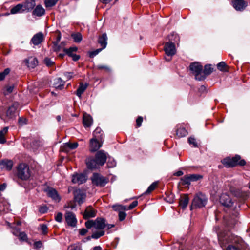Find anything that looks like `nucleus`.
<instances>
[{"label":"nucleus","instance_id":"1a4fd4ad","mask_svg":"<svg viewBox=\"0 0 250 250\" xmlns=\"http://www.w3.org/2000/svg\"><path fill=\"white\" fill-rule=\"evenodd\" d=\"M102 141L100 139L93 137L90 140V151L94 152L97 151L102 146Z\"/></svg>","mask_w":250,"mask_h":250},{"label":"nucleus","instance_id":"a878e982","mask_svg":"<svg viewBox=\"0 0 250 250\" xmlns=\"http://www.w3.org/2000/svg\"><path fill=\"white\" fill-rule=\"evenodd\" d=\"M107 37L106 33H103L99 37L98 43L101 45L103 49L105 48L107 45Z\"/></svg>","mask_w":250,"mask_h":250},{"label":"nucleus","instance_id":"393cba45","mask_svg":"<svg viewBox=\"0 0 250 250\" xmlns=\"http://www.w3.org/2000/svg\"><path fill=\"white\" fill-rule=\"evenodd\" d=\"M65 84V81L62 80L61 78H57L54 79L53 85L55 88L62 89Z\"/></svg>","mask_w":250,"mask_h":250},{"label":"nucleus","instance_id":"f8f14e48","mask_svg":"<svg viewBox=\"0 0 250 250\" xmlns=\"http://www.w3.org/2000/svg\"><path fill=\"white\" fill-rule=\"evenodd\" d=\"M232 4L236 10L240 11L244 10L248 5L244 0H233Z\"/></svg>","mask_w":250,"mask_h":250},{"label":"nucleus","instance_id":"8fccbe9b","mask_svg":"<svg viewBox=\"0 0 250 250\" xmlns=\"http://www.w3.org/2000/svg\"><path fill=\"white\" fill-rule=\"evenodd\" d=\"M53 46L52 47V49L54 52H59L62 49V46L61 45H59L57 42H52Z\"/></svg>","mask_w":250,"mask_h":250},{"label":"nucleus","instance_id":"9d476101","mask_svg":"<svg viewBox=\"0 0 250 250\" xmlns=\"http://www.w3.org/2000/svg\"><path fill=\"white\" fill-rule=\"evenodd\" d=\"M164 50L168 56H172L176 53L175 44L172 42H167L165 44Z\"/></svg>","mask_w":250,"mask_h":250},{"label":"nucleus","instance_id":"a211bd4d","mask_svg":"<svg viewBox=\"0 0 250 250\" xmlns=\"http://www.w3.org/2000/svg\"><path fill=\"white\" fill-rule=\"evenodd\" d=\"M65 220L68 225L74 227L77 223V220L75 215L71 212H68L65 214Z\"/></svg>","mask_w":250,"mask_h":250},{"label":"nucleus","instance_id":"c756f323","mask_svg":"<svg viewBox=\"0 0 250 250\" xmlns=\"http://www.w3.org/2000/svg\"><path fill=\"white\" fill-rule=\"evenodd\" d=\"M22 5L21 3L18 4L12 8L10 10L11 14H15L17 13H23Z\"/></svg>","mask_w":250,"mask_h":250},{"label":"nucleus","instance_id":"6ab92c4d","mask_svg":"<svg viewBox=\"0 0 250 250\" xmlns=\"http://www.w3.org/2000/svg\"><path fill=\"white\" fill-rule=\"evenodd\" d=\"M85 196V194L80 190H76L74 192V199L80 205L84 202Z\"/></svg>","mask_w":250,"mask_h":250},{"label":"nucleus","instance_id":"dca6fc26","mask_svg":"<svg viewBox=\"0 0 250 250\" xmlns=\"http://www.w3.org/2000/svg\"><path fill=\"white\" fill-rule=\"evenodd\" d=\"M21 4L22 5L24 12H29L31 11L36 5L35 1L34 0H26L25 2Z\"/></svg>","mask_w":250,"mask_h":250},{"label":"nucleus","instance_id":"e2e57ef3","mask_svg":"<svg viewBox=\"0 0 250 250\" xmlns=\"http://www.w3.org/2000/svg\"><path fill=\"white\" fill-rule=\"evenodd\" d=\"M12 232L13 235L18 236L21 232L20 231L19 228L15 227L12 229Z\"/></svg>","mask_w":250,"mask_h":250},{"label":"nucleus","instance_id":"bb28decb","mask_svg":"<svg viewBox=\"0 0 250 250\" xmlns=\"http://www.w3.org/2000/svg\"><path fill=\"white\" fill-rule=\"evenodd\" d=\"M189 202V198L188 195H184L181 196L179 200V206L185 209Z\"/></svg>","mask_w":250,"mask_h":250},{"label":"nucleus","instance_id":"338daca9","mask_svg":"<svg viewBox=\"0 0 250 250\" xmlns=\"http://www.w3.org/2000/svg\"><path fill=\"white\" fill-rule=\"evenodd\" d=\"M73 73L72 72H65L64 75L67 80H69L73 77Z\"/></svg>","mask_w":250,"mask_h":250},{"label":"nucleus","instance_id":"72a5a7b5","mask_svg":"<svg viewBox=\"0 0 250 250\" xmlns=\"http://www.w3.org/2000/svg\"><path fill=\"white\" fill-rule=\"evenodd\" d=\"M87 87V84H83V83H81L77 89L76 91V95L79 97L81 98L82 94L84 92L86 89Z\"/></svg>","mask_w":250,"mask_h":250},{"label":"nucleus","instance_id":"37998d69","mask_svg":"<svg viewBox=\"0 0 250 250\" xmlns=\"http://www.w3.org/2000/svg\"><path fill=\"white\" fill-rule=\"evenodd\" d=\"M58 0H45L44 3L46 7H51L54 6Z\"/></svg>","mask_w":250,"mask_h":250},{"label":"nucleus","instance_id":"052dcab7","mask_svg":"<svg viewBox=\"0 0 250 250\" xmlns=\"http://www.w3.org/2000/svg\"><path fill=\"white\" fill-rule=\"evenodd\" d=\"M48 209V208L46 206H41L39 208V212L41 213L44 214L47 212Z\"/></svg>","mask_w":250,"mask_h":250},{"label":"nucleus","instance_id":"f704fd0d","mask_svg":"<svg viewBox=\"0 0 250 250\" xmlns=\"http://www.w3.org/2000/svg\"><path fill=\"white\" fill-rule=\"evenodd\" d=\"M2 165L7 170H10L13 167V164L11 160H5L0 162V165Z\"/></svg>","mask_w":250,"mask_h":250},{"label":"nucleus","instance_id":"ddd939ff","mask_svg":"<svg viewBox=\"0 0 250 250\" xmlns=\"http://www.w3.org/2000/svg\"><path fill=\"white\" fill-rule=\"evenodd\" d=\"M87 177L85 174L83 173L74 174L72 176V182L74 184H81L86 182Z\"/></svg>","mask_w":250,"mask_h":250},{"label":"nucleus","instance_id":"49530a36","mask_svg":"<svg viewBox=\"0 0 250 250\" xmlns=\"http://www.w3.org/2000/svg\"><path fill=\"white\" fill-rule=\"evenodd\" d=\"M157 183H156V182L153 183L145 191L144 194L146 195L149 194L150 192H151L153 190H154L155 189V188L157 186Z\"/></svg>","mask_w":250,"mask_h":250},{"label":"nucleus","instance_id":"de8ad7c7","mask_svg":"<svg viewBox=\"0 0 250 250\" xmlns=\"http://www.w3.org/2000/svg\"><path fill=\"white\" fill-rule=\"evenodd\" d=\"M10 72V69L8 68H6L4 70L0 73V81L3 80L6 76Z\"/></svg>","mask_w":250,"mask_h":250},{"label":"nucleus","instance_id":"f3484780","mask_svg":"<svg viewBox=\"0 0 250 250\" xmlns=\"http://www.w3.org/2000/svg\"><path fill=\"white\" fill-rule=\"evenodd\" d=\"M44 40V36L42 32H39L33 36L31 40L32 42L34 45H38L41 44Z\"/></svg>","mask_w":250,"mask_h":250},{"label":"nucleus","instance_id":"7ed1b4c3","mask_svg":"<svg viewBox=\"0 0 250 250\" xmlns=\"http://www.w3.org/2000/svg\"><path fill=\"white\" fill-rule=\"evenodd\" d=\"M222 164L227 167H233L236 165L245 166L246 162L245 160L241 159L240 155H236L232 158H226L222 160Z\"/></svg>","mask_w":250,"mask_h":250},{"label":"nucleus","instance_id":"423d86ee","mask_svg":"<svg viewBox=\"0 0 250 250\" xmlns=\"http://www.w3.org/2000/svg\"><path fill=\"white\" fill-rule=\"evenodd\" d=\"M190 70L195 75V79L198 81H203L205 76L202 75L203 67L199 62H194L190 64Z\"/></svg>","mask_w":250,"mask_h":250},{"label":"nucleus","instance_id":"c9c22d12","mask_svg":"<svg viewBox=\"0 0 250 250\" xmlns=\"http://www.w3.org/2000/svg\"><path fill=\"white\" fill-rule=\"evenodd\" d=\"M176 135L179 138L185 137L188 135V132L184 127H179L177 129Z\"/></svg>","mask_w":250,"mask_h":250},{"label":"nucleus","instance_id":"3c124183","mask_svg":"<svg viewBox=\"0 0 250 250\" xmlns=\"http://www.w3.org/2000/svg\"><path fill=\"white\" fill-rule=\"evenodd\" d=\"M104 234V231H100L99 232H96L93 233L91 235V238L93 239H98L100 237L103 236Z\"/></svg>","mask_w":250,"mask_h":250},{"label":"nucleus","instance_id":"5701e85b","mask_svg":"<svg viewBox=\"0 0 250 250\" xmlns=\"http://www.w3.org/2000/svg\"><path fill=\"white\" fill-rule=\"evenodd\" d=\"M96 215V211L94 210L91 207L89 206L85 209L83 213V218L85 219L89 218L94 217Z\"/></svg>","mask_w":250,"mask_h":250},{"label":"nucleus","instance_id":"6e6552de","mask_svg":"<svg viewBox=\"0 0 250 250\" xmlns=\"http://www.w3.org/2000/svg\"><path fill=\"white\" fill-rule=\"evenodd\" d=\"M18 107V103L14 102L6 110L5 113V118L4 119V121L5 122L9 120L15 119L16 116V111Z\"/></svg>","mask_w":250,"mask_h":250},{"label":"nucleus","instance_id":"a19ab883","mask_svg":"<svg viewBox=\"0 0 250 250\" xmlns=\"http://www.w3.org/2000/svg\"><path fill=\"white\" fill-rule=\"evenodd\" d=\"M190 181H197L203 178V176L200 174H193L188 175Z\"/></svg>","mask_w":250,"mask_h":250},{"label":"nucleus","instance_id":"4468645a","mask_svg":"<svg viewBox=\"0 0 250 250\" xmlns=\"http://www.w3.org/2000/svg\"><path fill=\"white\" fill-rule=\"evenodd\" d=\"M220 202L222 205L226 207H231L233 205L231 198L226 193L221 194L220 198Z\"/></svg>","mask_w":250,"mask_h":250},{"label":"nucleus","instance_id":"412c9836","mask_svg":"<svg viewBox=\"0 0 250 250\" xmlns=\"http://www.w3.org/2000/svg\"><path fill=\"white\" fill-rule=\"evenodd\" d=\"M86 164L88 168L93 169L97 168L100 165L97 161L96 158H89L86 159Z\"/></svg>","mask_w":250,"mask_h":250},{"label":"nucleus","instance_id":"f03ea898","mask_svg":"<svg viewBox=\"0 0 250 250\" xmlns=\"http://www.w3.org/2000/svg\"><path fill=\"white\" fill-rule=\"evenodd\" d=\"M17 177L22 180H27L31 176L29 166L25 163L20 164L17 167Z\"/></svg>","mask_w":250,"mask_h":250},{"label":"nucleus","instance_id":"0eeeda50","mask_svg":"<svg viewBox=\"0 0 250 250\" xmlns=\"http://www.w3.org/2000/svg\"><path fill=\"white\" fill-rule=\"evenodd\" d=\"M93 185L100 187H104L109 182V179L100 174L94 173L91 178Z\"/></svg>","mask_w":250,"mask_h":250},{"label":"nucleus","instance_id":"4c0bfd02","mask_svg":"<svg viewBox=\"0 0 250 250\" xmlns=\"http://www.w3.org/2000/svg\"><path fill=\"white\" fill-rule=\"evenodd\" d=\"M213 71V68L211 67V65L207 64L204 67V69L203 70L204 76L206 77V76L210 74Z\"/></svg>","mask_w":250,"mask_h":250},{"label":"nucleus","instance_id":"2eb2a0df","mask_svg":"<svg viewBox=\"0 0 250 250\" xmlns=\"http://www.w3.org/2000/svg\"><path fill=\"white\" fill-rule=\"evenodd\" d=\"M45 191L47 195L56 202H58L61 200V197L55 189L48 188L45 190Z\"/></svg>","mask_w":250,"mask_h":250},{"label":"nucleus","instance_id":"b1692460","mask_svg":"<svg viewBox=\"0 0 250 250\" xmlns=\"http://www.w3.org/2000/svg\"><path fill=\"white\" fill-rule=\"evenodd\" d=\"M45 9L41 5L36 6L32 12V15L38 17H41L45 14Z\"/></svg>","mask_w":250,"mask_h":250},{"label":"nucleus","instance_id":"aec40b11","mask_svg":"<svg viewBox=\"0 0 250 250\" xmlns=\"http://www.w3.org/2000/svg\"><path fill=\"white\" fill-rule=\"evenodd\" d=\"M244 244L241 239L236 243L229 244L226 248V250H243Z\"/></svg>","mask_w":250,"mask_h":250},{"label":"nucleus","instance_id":"c03bdc74","mask_svg":"<svg viewBox=\"0 0 250 250\" xmlns=\"http://www.w3.org/2000/svg\"><path fill=\"white\" fill-rule=\"evenodd\" d=\"M14 88V85L6 86L5 87V89L3 91L4 94L5 95H8L9 94H10L11 93H12L13 92Z\"/></svg>","mask_w":250,"mask_h":250},{"label":"nucleus","instance_id":"0e129e2a","mask_svg":"<svg viewBox=\"0 0 250 250\" xmlns=\"http://www.w3.org/2000/svg\"><path fill=\"white\" fill-rule=\"evenodd\" d=\"M62 218V213H58L55 216V220L58 222H61Z\"/></svg>","mask_w":250,"mask_h":250},{"label":"nucleus","instance_id":"39448f33","mask_svg":"<svg viewBox=\"0 0 250 250\" xmlns=\"http://www.w3.org/2000/svg\"><path fill=\"white\" fill-rule=\"evenodd\" d=\"M207 203V198L206 196L199 193L194 197L191 206V209L193 208H201L205 206Z\"/></svg>","mask_w":250,"mask_h":250},{"label":"nucleus","instance_id":"4d7b16f0","mask_svg":"<svg viewBox=\"0 0 250 250\" xmlns=\"http://www.w3.org/2000/svg\"><path fill=\"white\" fill-rule=\"evenodd\" d=\"M102 49V48L97 49L91 52L89 54V57L90 58H93L97 54H98Z\"/></svg>","mask_w":250,"mask_h":250},{"label":"nucleus","instance_id":"774afa93","mask_svg":"<svg viewBox=\"0 0 250 250\" xmlns=\"http://www.w3.org/2000/svg\"><path fill=\"white\" fill-rule=\"evenodd\" d=\"M87 231H87V229L83 228V229H80L79 233L81 235L83 236L87 232Z\"/></svg>","mask_w":250,"mask_h":250},{"label":"nucleus","instance_id":"cd10ccee","mask_svg":"<svg viewBox=\"0 0 250 250\" xmlns=\"http://www.w3.org/2000/svg\"><path fill=\"white\" fill-rule=\"evenodd\" d=\"M167 39L169 40L168 42H172L173 43L178 44L180 41V38L178 35L174 32L171 33L167 36Z\"/></svg>","mask_w":250,"mask_h":250},{"label":"nucleus","instance_id":"ea45409f","mask_svg":"<svg viewBox=\"0 0 250 250\" xmlns=\"http://www.w3.org/2000/svg\"><path fill=\"white\" fill-rule=\"evenodd\" d=\"M113 208L114 210L117 211L119 212L122 211H125L127 209V206L123 205H114L113 206Z\"/></svg>","mask_w":250,"mask_h":250},{"label":"nucleus","instance_id":"2f4dec72","mask_svg":"<svg viewBox=\"0 0 250 250\" xmlns=\"http://www.w3.org/2000/svg\"><path fill=\"white\" fill-rule=\"evenodd\" d=\"M38 63V60L35 58H30L26 60V64L28 67L35 68Z\"/></svg>","mask_w":250,"mask_h":250},{"label":"nucleus","instance_id":"7c9ffc66","mask_svg":"<svg viewBox=\"0 0 250 250\" xmlns=\"http://www.w3.org/2000/svg\"><path fill=\"white\" fill-rule=\"evenodd\" d=\"M8 127H5L2 130H0V144H4L6 142L5 135L8 132Z\"/></svg>","mask_w":250,"mask_h":250},{"label":"nucleus","instance_id":"473e14b6","mask_svg":"<svg viewBox=\"0 0 250 250\" xmlns=\"http://www.w3.org/2000/svg\"><path fill=\"white\" fill-rule=\"evenodd\" d=\"M78 146V143L77 142L75 143H70L68 142L66 143L63 145L64 149L65 150H69L76 149Z\"/></svg>","mask_w":250,"mask_h":250},{"label":"nucleus","instance_id":"5fc2aeb1","mask_svg":"<svg viewBox=\"0 0 250 250\" xmlns=\"http://www.w3.org/2000/svg\"><path fill=\"white\" fill-rule=\"evenodd\" d=\"M44 62L46 65L48 67L52 66L54 64V62L48 58H45L44 60Z\"/></svg>","mask_w":250,"mask_h":250},{"label":"nucleus","instance_id":"680f3d73","mask_svg":"<svg viewBox=\"0 0 250 250\" xmlns=\"http://www.w3.org/2000/svg\"><path fill=\"white\" fill-rule=\"evenodd\" d=\"M138 205V201H134L131 204H130L128 207H127L126 210H131L136 207Z\"/></svg>","mask_w":250,"mask_h":250},{"label":"nucleus","instance_id":"13d9d810","mask_svg":"<svg viewBox=\"0 0 250 250\" xmlns=\"http://www.w3.org/2000/svg\"><path fill=\"white\" fill-rule=\"evenodd\" d=\"M188 142L190 144L193 145L194 147H197L198 145L196 139L194 137H190L188 138Z\"/></svg>","mask_w":250,"mask_h":250},{"label":"nucleus","instance_id":"09e8293b","mask_svg":"<svg viewBox=\"0 0 250 250\" xmlns=\"http://www.w3.org/2000/svg\"><path fill=\"white\" fill-rule=\"evenodd\" d=\"M40 229L43 235H46L48 233L47 226L44 224H42L40 225Z\"/></svg>","mask_w":250,"mask_h":250},{"label":"nucleus","instance_id":"603ef678","mask_svg":"<svg viewBox=\"0 0 250 250\" xmlns=\"http://www.w3.org/2000/svg\"><path fill=\"white\" fill-rule=\"evenodd\" d=\"M217 68L220 71H224L225 70V68L226 67L227 65L224 62H221L217 64Z\"/></svg>","mask_w":250,"mask_h":250},{"label":"nucleus","instance_id":"c85d7f7f","mask_svg":"<svg viewBox=\"0 0 250 250\" xmlns=\"http://www.w3.org/2000/svg\"><path fill=\"white\" fill-rule=\"evenodd\" d=\"M93 137L97 139H100L102 141L104 139L103 132L101 128L97 127L93 133Z\"/></svg>","mask_w":250,"mask_h":250},{"label":"nucleus","instance_id":"79ce46f5","mask_svg":"<svg viewBox=\"0 0 250 250\" xmlns=\"http://www.w3.org/2000/svg\"><path fill=\"white\" fill-rule=\"evenodd\" d=\"M77 47H71L69 49L63 48V51L65 52V53L67 54L69 56H70L73 54V52L77 51Z\"/></svg>","mask_w":250,"mask_h":250},{"label":"nucleus","instance_id":"6e6d98bb","mask_svg":"<svg viewBox=\"0 0 250 250\" xmlns=\"http://www.w3.org/2000/svg\"><path fill=\"white\" fill-rule=\"evenodd\" d=\"M68 250H82V249L80 246L77 244H73L68 247Z\"/></svg>","mask_w":250,"mask_h":250},{"label":"nucleus","instance_id":"e433bc0d","mask_svg":"<svg viewBox=\"0 0 250 250\" xmlns=\"http://www.w3.org/2000/svg\"><path fill=\"white\" fill-rule=\"evenodd\" d=\"M72 38L76 42H80L82 40V35L80 33H73L71 35Z\"/></svg>","mask_w":250,"mask_h":250},{"label":"nucleus","instance_id":"20e7f679","mask_svg":"<svg viewBox=\"0 0 250 250\" xmlns=\"http://www.w3.org/2000/svg\"><path fill=\"white\" fill-rule=\"evenodd\" d=\"M87 229L94 227L96 229H103L106 227V221L103 218H97L95 220H89L85 223Z\"/></svg>","mask_w":250,"mask_h":250},{"label":"nucleus","instance_id":"864d4df0","mask_svg":"<svg viewBox=\"0 0 250 250\" xmlns=\"http://www.w3.org/2000/svg\"><path fill=\"white\" fill-rule=\"evenodd\" d=\"M18 236L21 241H26L27 240V235L24 232H21Z\"/></svg>","mask_w":250,"mask_h":250},{"label":"nucleus","instance_id":"a18cd8bd","mask_svg":"<svg viewBox=\"0 0 250 250\" xmlns=\"http://www.w3.org/2000/svg\"><path fill=\"white\" fill-rule=\"evenodd\" d=\"M96 68L99 70H104L107 72H110L111 71L110 67L106 65L99 64L96 66Z\"/></svg>","mask_w":250,"mask_h":250},{"label":"nucleus","instance_id":"4be33fe9","mask_svg":"<svg viewBox=\"0 0 250 250\" xmlns=\"http://www.w3.org/2000/svg\"><path fill=\"white\" fill-rule=\"evenodd\" d=\"M83 123L84 127H89L92 125L93 119L89 114L84 113L83 114Z\"/></svg>","mask_w":250,"mask_h":250},{"label":"nucleus","instance_id":"69168bd1","mask_svg":"<svg viewBox=\"0 0 250 250\" xmlns=\"http://www.w3.org/2000/svg\"><path fill=\"white\" fill-rule=\"evenodd\" d=\"M143 122V118L142 117H139L136 119V125L137 127H140Z\"/></svg>","mask_w":250,"mask_h":250},{"label":"nucleus","instance_id":"bf43d9fd","mask_svg":"<svg viewBox=\"0 0 250 250\" xmlns=\"http://www.w3.org/2000/svg\"><path fill=\"white\" fill-rule=\"evenodd\" d=\"M119 220L122 221H123L126 216V214L124 211L119 212L118 214Z\"/></svg>","mask_w":250,"mask_h":250},{"label":"nucleus","instance_id":"9b49d317","mask_svg":"<svg viewBox=\"0 0 250 250\" xmlns=\"http://www.w3.org/2000/svg\"><path fill=\"white\" fill-rule=\"evenodd\" d=\"M100 166L104 165L107 159V153L103 150L98 151L95 154V157Z\"/></svg>","mask_w":250,"mask_h":250},{"label":"nucleus","instance_id":"58836bf2","mask_svg":"<svg viewBox=\"0 0 250 250\" xmlns=\"http://www.w3.org/2000/svg\"><path fill=\"white\" fill-rule=\"evenodd\" d=\"M181 184L183 185H189L190 184L191 181L189 175L184 176L181 179Z\"/></svg>","mask_w":250,"mask_h":250},{"label":"nucleus","instance_id":"f257e3e1","mask_svg":"<svg viewBox=\"0 0 250 250\" xmlns=\"http://www.w3.org/2000/svg\"><path fill=\"white\" fill-rule=\"evenodd\" d=\"M219 227H215L214 230L217 233L219 243L223 249H226L229 244H232L239 242L240 238L233 235L229 231H224L222 232H217Z\"/></svg>","mask_w":250,"mask_h":250}]
</instances>
